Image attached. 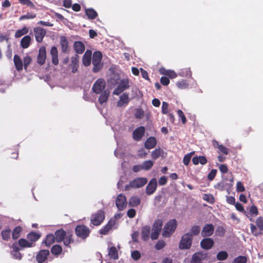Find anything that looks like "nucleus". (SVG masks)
Returning <instances> with one entry per match:
<instances>
[{"mask_svg":"<svg viewBox=\"0 0 263 263\" xmlns=\"http://www.w3.org/2000/svg\"><path fill=\"white\" fill-rule=\"evenodd\" d=\"M226 233V230L223 227L221 226L218 227L216 230L215 234L218 236H223Z\"/></svg>","mask_w":263,"mask_h":263,"instance_id":"obj_51","label":"nucleus"},{"mask_svg":"<svg viewBox=\"0 0 263 263\" xmlns=\"http://www.w3.org/2000/svg\"><path fill=\"white\" fill-rule=\"evenodd\" d=\"M151 228L149 226H145L142 228L141 235L144 240H147L149 237Z\"/></svg>","mask_w":263,"mask_h":263,"instance_id":"obj_35","label":"nucleus"},{"mask_svg":"<svg viewBox=\"0 0 263 263\" xmlns=\"http://www.w3.org/2000/svg\"><path fill=\"white\" fill-rule=\"evenodd\" d=\"M154 162L152 160H146L144 161L142 164V168L144 171L149 170L153 166Z\"/></svg>","mask_w":263,"mask_h":263,"instance_id":"obj_41","label":"nucleus"},{"mask_svg":"<svg viewBox=\"0 0 263 263\" xmlns=\"http://www.w3.org/2000/svg\"><path fill=\"white\" fill-rule=\"evenodd\" d=\"M11 235V230L10 229H7L4 230L2 232V236L3 239L5 240H8Z\"/></svg>","mask_w":263,"mask_h":263,"instance_id":"obj_49","label":"nucleus"},{"mask_svg":"<svg viewBox=\"0 0 263 263\" xmlns=\"http://www.w3.org/2000/svg\"><path fill=\"white\" fill-rule=\"evenodd\" d=\"M157 144V140L154 137H150L147 139L144 143L145 148L151 149L154 148Z\"/></svg>","mask_w":263,"mask_h":263,"instance_id":"obj_19","label":"nucleus"},{"mask_svg":"<svg viewBox=\"0 0 263 263\" xmlns=\"http://www.w3.org/2000/svg\"><path fill=\"white\" fill-rule=\"evenodd\" d=\"M177 114L179 117L181 119L182 123L185 124L186 123V119L183 111L181 110H178Z\"/></svg>","mask_w":263,"mask_h":263,"instance_id":"obj_63","label":"nucleus"},{"mask_svg":"<svg viewBox=\"0 0 263 263\" xmlns=\"http://www.w3.org/2000/svg\"><path fill=\"white\" fill-rule=\"evenodd\" d=\"M18 243L21 249H24L25 248H32L34 246V245H33L32 242H30L28 240H27L24 238L19 239Z\"/></svg>","mask_w":263,"mask_h":263,"instance_id":"obj_26","label":"nucleus"},{"mask_svg":"<svg viewBox=\"0 0 263 263\" xmlns=\"http://www.w3.org/2000/svg\"><path fill=\"white\" fill-rule=\"evenodd\" d=\"M168 104L165 102H163L162 104V112L163 114H167L168 112Z\"/></svg>","mask_w":263,"mask_h":263,"instance_id":"obj_64","label":"nucleus"},{"mask_svg":"<svg viewBox=\"0 0 263 263\" xmlns=\"http://www.w3.org/2000/svg\"><path fill=\"white\" fill-rule=\"evenodd\" d=\"M108 255L111 259L118 258V253L116 248L114 246L108 248Z\"/></svg>","mask_w":263,"mask_h":263,"instance_id":"obj_30","label":"nucleus"},{"mask_svg":"<svg viewBox=\"0 0 263 263\" xmlns=\"http://www.w3.org/2000/svg\"><path fill=\"white\" fill-rule=\"evenodd\" d=\"M85 13L88 18L91 20L95 19L98 15L97 12L92 8L86 9L85 10Z\"/></svg>","mask_w":263,"mask_h":263,"instance_id":"obj_37","label":"nucleus"},{"mask_svg":"<svg viewBox=\"0 0 263 263\" xmlns=\"http://www.w3.org/2000/svg\"><path fill=\"white\" fill-rule=\"evenodd\" d=\"M160 74L168 77L170 79H174L177 77V73L172 70L166 69L164 68H161L159 69Z\"/></svg>","mask_w":263,"mask_h":263,"instance_id":"obj_23","label":"nucleus"},{"mask_svg":"<svg viewBox=\"0 0 263 263\" xmlns=\"http://www.w3.org/2000/svg\"><path fill=\"white\" fill-rule=\"evenodd\" d=\"M115 226V220L113 219H110L103 228L100 230V233L103 235H106L107 233L113 228Z\"/></svg>","mask_w":263,"mask_h":263,"instance_id":"obj_16","label":"nucleus"},{"mask_svg":"<svg viewBox=\"0 0 263 263\" xmlns=\"http://www.w3.org/2000/svg\"><path fill=\"white\" fill-rule=\"evenodd\" d=\"M100 94L101 95L99 98V102L100 104H102L107 102L109 95V92L108 90H104Z\"/></svg>","mask_w":263,"mask_h":263,"instance_id":"obj_36","label":"nucleus"},{"mask_svg":"<svg viewBox=\"0 0 263 263\" xmlns=\"http://www.w3.org/2000/svg\"><path fill=\"white\" fill-rule=\"evenodd\" d=\"M214 245L213 239L210 238H204L200 242V245L203 249L209 250L211 249Z\"/></svg>","mask_w":263,"mask_h":263,"instance_id":"obj_20","label":"nucleus"},{"mask_svg":"<svg viewBox=\"0 0 263 263\" xmlns=\"http://www.w3.org/2000/svg\"><path fill=\"white\" fill-rule=\"evenodd\" d=\"M46 59V48L44 46H42L39 49V53L37 56V62L40 65H43L45 62Z\"/></svg>","mask_w":263,"mask_h":263,"instance_id":"obj_14","label":"nucleus"},{"mask_svg":"<svg viewBox=\"0 0 263 263\" xmlns=\"http://www.w3.org/2000/svg\"><path fill=\"white\" fill-rule=\"evenodd\" d=\"M31 41V38L29 35H26L24 36L21 41V46L23 48H27L29 47Z\"/></svg>","mask_w":263,"mask_h":263,"instance_id":"obj_27","label":"nucleus"},{"mask_svg":"<svg viewBox=\"0 0 263 263\" xmlns=\"http://www.w3.org/2000/svg\"><path fill=\"white\" fill-rule=\"evenodd\" d=\"M177 227V221L175 219H172L168 221L163 228L162 235L164 237H170L175 231Z\"/></svg>","mask_w":263,"mask_h":263,"instance_id":"obj_2","label":"nucleus"},{"mask_svg":"<svg viewBox=\"0 0 263 263\" xmlns=\"http://www.w3.org/2000/svg\"><path fill=\"white\" fill-rule=\"evenodd\" d=\"M179 74L181 77H190L191 76V71L189 68H185L182 70Z\"/></svg>","mask_w":263,"mask_h":263,"instance_id":"obj_52","label":"nucleus"},{"mask_svg":"<svg viewBox=\"0 0 263 263\" xmlns=\"http://www.w3.org/2000/svg\"><path fill=\"white\" fill-rule=\"evenodd\" d=\"M192 161L194 164L197 165L200 163L202 165H204L206 163L207 160L204 156L195 157L193 158Z\"/></svg>","mask_w":263,"mask_h":263,"instance_id":"obj_33","label":"nucleus"},{"mask_svg":"<svg viewBox=\"0 0 263 263\" xmlns=\"http://www.w3.org/2000/svg\"><path fill=\"white\" fill-rule=\"evenodd\" d=\"M60 45L62 51L63 52H66L68 49V41L65 36H62L60 37Z\"/></svg>","mask_w":263,"mask_h":263,"instance_id":"obj_31","label":"nucleus"},{"mask_svg":"<svg viewBox=\"0 0 263 263\" xmlns=\"http://www.w3.org/2000/svg\"><path fill=\"white\" fill-rule=\"evenodd\" d=\"M214 231V226L212 224H206L201 231V235L203 237L210 236L213 234Z\"/></svg>","mask_w":263,"mask_h":263,"instance_id":"obj_13","label":"nucleus"},{"mask_svg":"<svg viewBox=\"0 0 263 263\" xmlns=\"http://www.w3.org/2000/svg\"><path fill=\"white\" fill-rule=\"evenodd\" d=\"M206 258V253L202 252L196 253L193 255L191 263H202V260Z\"/></svg>","mask_w":263,"mask_h":263,"instance_id":"obj_15","label":"nucleus"},{"mask_svg":"<svg viewBox=\"0 0 263 263\" xmlns=\"http://www.w3.org/2000/svg\"><path fill=\"white\" fill-rule=\"evenodd\" d=\"M163 151L160 148H156L154 150L151 154L152 159L156 160L159 157L162 156Z\"/></svg>","mask_w":263,"mask_h":263,"instance_id":"obj_38","label":"nucleus"},{"mask_svg":"<svg viewBox=\"0 0 263 263\" xmlns=\"http://www.w3.org/2000/svg\"><path fill=\"white\" fill-rule=\"evenodd\" d=\"M192 237L190 233L185 234L181 238L179 243V248L181 249H189L192 245Z\"/></svg>","mask_w":263,"mask_h":263,"instance_id":"obj_5","label":"nucleus"},{"mask_svg":"<svg viewBox=\"0 0 263 263\" xmlns=\"http://www.w3.org/2000/svg\"><path fill=\"white\" fill-rule=\"evenodd\" d=\"M144 112L142 109L138 108L135 110V117L137 119H141L143 117Z\"/></svg>","mask_w":263,"mask_h":263,"instance_id":"obj_53","label":"nucleus"},{"mask_svg":"<svg viewBox=\"0 0 263 263\" xmlns=\"http://www.w3.org/2000/svg\"><path fill=\"white\" fill-rule=\"evenodd\" d=\"M147 182V179L144 177H138L131 181L128 184L125 186V190L130 189H138L143 186Z\"/></svg>","mask_w":263,"mask_h":263,"instance_id":"obj_1","label":"nucleus"},{"mask_svg":"<svg viewBox=\"0 0 263 263\" xmlns=\"http://www.w3.org/2000/svg\"><path fill=\"white\" fill-rule=\"evenodd\" d=\"M66 236L65 232L63 230H59L55 233V239L57 242L62 241L64 237Z\"/></svg>","mask_w":263,"mask_h":263,"instance_id":"obj_28","label":"nucleus"},{"mask_svg":"<svg viewBox=\"0 0 263 263\" xmlns=\"http://www.w3.org/2000/svg\"><path fill=\"white\" fill-rule=\"evenodd\" d=\"M200 231V227L197 226H193L191 229V234L192 235H196L199 234V232Z\"/></svg>","mask_w":263,"mask_h":263,"instance_id":"obj_60","label":"nucleus"},{"mask_svg":"<svg viewBox=\"0 0 263 263\" xmlns=\"http://www.w3.org/2000/svg\"><path fill=\"white\" fill-rule=\"evenodd\" d=\"M62 251V247L58 245L53 246L51 248V252L54 255H59Z\"/></svg>","mask_w":263,"mask_h":263,"instance_id":"obj_43","label":"nucleus"},{"mask_svg":"<svg viewBox=\"0 0 263 263\" xmlns=\"http://www.w3.org/2000/svg\"><path fill=\"white\" fill-rule=\"evenodd\" d=\"M22 228L20 226L16 227L13 231L12 235V238L14 239L18 238L20 236V233L22 232Z\"/></svg>","mask_w":263,"mask_h":263,"instance_id":"obj_42","label":"nucleus"},{"mask_svg":"<svg viewBox=\"0 0 263 263\" xmlns=\"http://www.w3.org/2000/svg\"><path fill=\"white\" fill-rule=\"evenodd\" d=\"M14 63L16 69L18 71L22 70L23 69V62L20 57L17 55H15L14 56Z\"/></svg>","mask_w":263,"mask_h":263,"instance_id":"obj_32","label":"nucleus"},{"mask_svg":"<svg viewBox=\"0 0 263 263\" xmlns=\"http://www.w3.org/2000/svg\"><path fill=\"white\" fill-rule=\"evenodd\" d=\"M228 256V254L226 251H222L218 253L217 254V258L219 260H224Z\"/></svg>","mask_w":263,"mask_h":263,"instance_id":"obj_44","label":"nucleus"},{"mask_svg":"<svg viewBox=\"0 0 263 263\" xmlns=\"http://www.w3.org/2000/svg\"><path fill=\"white\" fill-rule=\"evenodd\" d=\"M70 66L72 73H76L79 67V56L75 55L71 58Z\"/></svg>","mask_w":263,"mask_h":263,"instance_id":"obj_22","label":"nucleus"},{"mask_svg":"<svg viewBox=\"0 0 263 263\" xmlns=\"http://www.w3.org/2000/svg\"><path fill=\"white\" fill-rule=\"evenodd\" d=\"M140 202V198L137 196H132L129 199V205L132 207L137 206Z\"/></svg>","mask_w":263,"mask_h":263,"instance_id":"obj_34","label":"nucleus"},{"mask_svg":"<svg viewBox=\"0 0 263 263\" xmlns=\"http://www.w3.org/2000/svg\"><path fill=\"white\" fill-rule=\"evenodd\" d=\"M157 186V182L156 178H153L150 180L146 188V193L148 195L153 194L156 191Z\"/></svg>","mask_w":263,"mask_h":263,"instance_id":"obj_11","label":"nucleus"},{"mask_svg":"<svg viewBox=\"0 0 263 263\" xmlns=\"http://www.w3.org/2000/svg\"><path fill=\"white\" fill-rule=\"evenodd\" d=\"M245 191V188L242 183L240 181L237 182L236 184V191L237 192H242Z\"/></svg>","mask_w":263,"mask_h":263,"instance_id":"obj_61","label":"nucleus"},{"mask_svg":"<svg viewBox=\"0 0 263 263\" xmlns=\"http://www.w3.org/2000/svg\"><path fill=\"white\" fill-rule=\"evenodd\" d=\"M145 133V128L140 126L135 129L133 133V138L136 141H140Z\"/></svg>","mask_w":263,"mask_h":263,"instance_id":"obj_12","label":"nucleus"},{"mask_svg":"<svg viewBox=\"0 0 263 263\" xmlns=\"http://www.w3.org/2000/svg\"><path fill=\"white\" fill-rule=\"evenodd\" d=\"M19 2L31 8H35V5L30 0H18Z\"/></svg>","mask_w":263,"mask_h":263,"instance_id":"obj_55","label":"nucleus"},{"mask_svg":"<svg viewBox=\"0 0 263 263\" xmlns=\"http://www.w3.org/2000/svg\"><path fill=\"white\" fill-rule=\"evenodd\" d=\"M40 237L41 235L35 232H31L27 235V238L30 242H32L33 245L35 246V242Z\"/></svg>","mask_w":263,"mask_h":263,"instance_id":"obj_29","label":"nucleus"},{"mask_svg":"<svg viewBox=\"0 0 263 263\" xmlns=\"http://www.w3.org/2000/svg\"><path fill=\"white\" fill-rule=\"evenodd\" d=\"M28 32V28L27 27L24 26L22 29L17 30L15 32L14 36L16 38H18L27 34Z\"/></svg>","mask_w":263,"mask_h":263,"instance_id":"obj_40","label":"nucleus"},{"mask_svg":"<svg viewBox=\"0 0 263 263\" xmlns=\"http://www.w3.org/2000/svg\"><path fill=\"white\" fill-rule=\"evenodd\" d=\"M165 245V243L163 240L158 241L155 245V249L159 250L162 249Z\"/></svg>","mask_w":263,"mask_h":263,"instance_id":"obj_62","label":"nucleus"},{"mask_svg":"<svg viewBox=\"0 0 263 263\" xmlns=\"http://www.w3.org/2000/svg\"><path fill=\"white\" fill-rule=\"evenodd\" d=\"M75 231L77 236L83 239L88 237L90 233L89 229L83 225L78 226Z\"/></svg>","mask_w":263,"mask_h":263,"instance_id":"obj_8","label":"nucleus"},{"mask_svg":"<svg viewBox=\"0 0 263 263\" xmlns=\"http://www.w3.org/2000/svg\"><path fill=\"white\" fill-rule=\"evenodd\" d=\"M128 83L129 82L127 79L121 80L118 87L114 90L113 94L116 95H119L120 94L128 87Z\"/></svg>","mask_w":263,"mask_h":263,"instance_id":"obj_9","label":"nucleus"},{"mask_svg":"<svg viewBox=\"0 0 263 263\" xmlns=\"http://www.w3.org/2000/svg\"><path fill=\"white\" fill-rule=\"evenodd\" d=\"M176 85L179 88L183 89L187 88L188 87L189 84L185 80H182L177 82Z\"/></svg>","mask_w":263,"mask_h":263,"instance_id":"obj_46","label":"nucleus"},{"mask_svg":"<svg viewBox=\"0 0 263 263\" xmlns=\"http://www.w3.org/2000/svg\"><path fill=\"white\" fill-rule=\"evenodd\" d=\"M129 101L128 95L126 93H123L120 97L119 100L117 102V106L121 107L127 105Z\"/></svg>","mask_w":263,"mask_h":263,"instance_id":"obj_18","label":"nucleus"},{"mask_svg":"<svg viewBox=\"0 0 263 263\" xmlns=\"http://www.w3.org/2000/svg\"><path fill=\"white\" fill-rule=\"evenodd\" d=\"M36 17V14L34 13L28 12L25 15H22L19 20L20 21L25 19H33Z\"/></svg>","mask_w":263,"mask_h":263,"instance_id":"obj_45","label":"nucleus"},{"mask_svg":"<svg viewBox=\"0 0 263 263\" xmlns=\"http://www.w3.org/2000/svg\"><path fill=\"white\" fill-rule=\"evenodd\" d=\"M58 53L57 48L54 46L52 47L50 50V54L52 57V62L55 65H58L59 63Z\"/></svg>","mask_w":263,"mask_h":263,"instance_id":"obj_25","label":"nucleus"},{"mask_svg":"<svg viewBox=\"0 0 263 263\" xmlns=\"http://www.w3.org/2000/svg\"><path fill=\"white\" fill-rule=\"evenodd\" d=\"M33 31L36 41L39 43L42 42L46 34V30L41 27H37L34 28Z\"/></svg>","mask_w":263,"mask_h":263,"instance_id":"obj_10","label":"nucleus"},{"mask_svg":"<svg viewBox=\"0 0 263 263\" xmlns=\"http://www.w3.org/2000/svg\"><path fill=\"white\" fill-rule=\"evenodd\" d=\"M10 254L14 259L20 260L22 258V255L17 250L11 251Z\"/></svg>","mask_w":263,"mask_h":263,"instance_id":"obj_54","label":"nucleus"},{"mask_svg":"<svg viewBox=\"0 0 263 263\" xmlns=\"http://www.w3.org/2000/svg\"><path fill=\"white\" fill-rule=\"evenodd\" d=\"M194 154V152H192L184 156L183 159V162L185 165H187L189 164L192 156Z\"/></svg>","mask_w":263,"mask_h":263,"instance_id":"obj_48","label":"nucleus"},{"mask_svg":"<svg viewBox=\"0 0 263 263\" xmlns=\"http://www.w3.org/2000/svg\"><path fill=\"white\" fill-rule=\"evenodd\" d=\"M55 237L52 234L47 235L45 240L43 241L46 246L49 247L55 241Z\"/></svg>","mask_w":263,"mask_h":263,"instance_id":"obj_39","label":"nucleus"},{"mask_svg":"<svg viewBox=\"0 0 263 263\" xmlns=\"http://www.w3.org/2000/svg\"><path fill=\"white\" fill-rule=\"evenodd\" d=\"M203 198L210 203H213L214 202V198L211 195L204 194Z\"/></svg>","mask_w":263,"mask_h":263,"instance_id":"obj_58","label":"nucleus"},{"mask_svg":"<svg viewBox=\"0 0 263 263\" xmlns=\"http://www.w3.org/2000/svg\"><path fill=\"white\" fill-rule=\"evenodd\" d=\"M102 58V55L101 52L96 51L92 55V63L93 65L92 70L94 72H98L102 66L101 64V61Z\"/></svg>","mask_w":263,"mask_h":263,"instance_id":"obj_3","label":"nucleus"},{"mask_svg":"<svg viewBox=\"0 0 263 263\" xmlns=\"http://www.w3.org/2000/svg\"><path fill=\"white\" fill-rule=\"evenodd\" d=\"M162 227V221L161 219H157L155 221L153 228L161 231Z\"/></svg>","mask_w":263,"mask_h":263,"instance_id":"obj_47","label":"nucleus"},{"mask_svg":"<svg viewBox=\"0 0 263 263\" xmlns=\"http://www.w3.org/2000/svg\"><path fill=\"white\" fill-rule=\"evenodd\" d=\"M131 256L133 259L137 260L140 259L141 254L138 251H134L131 253Z\"/></svg>","mask_w":263,"mask_h":263,"instance_id":"obj_59","label":"nucleus"},{"mask_svg":"<svg viewBox=\"0 0 263 263\" xmlns=\"http://www.w3.org/2000/svg\"><path fill=\"white\" fill-rule=\"evenodd\" d=\"M49 254V251L46 250H43L39 252L36 255V260L39 263L44 262Z\"/></svg>","mask_w":263,"mask_h":263,"instance_id":"obj_17","label":"nucleus"},{"mask_svg":"<svg viewBox=\"0 0 263 263\" xmlns=\"http://www.w3.org/2000/svg\"><path fill=\"white\" fill-rule=\"evenodd\" d=\"M161 231L152 228L151 237L152 239H157Z\"/></svg>","mask_w":263,"mask_h":263,"instance_id":"obj_57","label":"nucleus"},{"mask_svg":"<svg viewBox=\"0 0 263 263\" xmlns=\"http://www.w3.org/2000/svg\"><path fill=\"white\" fill-rule=\"evenodd\" d=\"M247 258L245 256H239L235 258L232 263H246Z\"/></svg>","mask_w":263,"mask_h":263,"instance_id":"obj_50","label":"nucleus"},{"mask_svg":"<svg viewBox=\"0 0 263 263\" xmlns=\"http://www.w3.org/2000/svg\"><path fill=\"white\" fill-rule=\"evenodd\" d=\"M106 86V82L103 79H98L92 86V90L93 91L97 93L100 94L103 92L105 90Z\"/></svg>","mask_w":263,"mask_h":263,"instance_id":"obj_6","label":"nucleus"},{"mask_svg":"<svg viewBox=\"0 0 263 263\" xmlns=\"http://www.w3.org/2000/svg\"><path fill=\"white\" fill-rule=\"evenodd\" d=\"M257 227L260 231H263V218L261 217H258L256 220Z\"/></svg>","mask_w":263,"mask_h":263,"instance_id":"obj_56","label":"nucleus"},{"mask_svg":"<svg viewBox=\"0 0 263 263\" xmlns=\"http://www.w3.org/2000/svg\"><path fill=\"white\" fill-rule=\"evenodd\" d=\"M92 52L90 50H87L83 57V64L85 66H88L90 65Z\"/></svg>","mask_w":263,"mask_h":263,"instance_id":"obj_21","label":"nucleus"},{"mask_svg":"<svg viewBox=\"0 0 263 263\" xmlns=\"http://www.w3.org/2000/svg\"><path fill=\"white\" fill-rule=\"evenodd\" d=\"M127 204V199L124 194H120L117 196L116 200V205L119 210H124L126 208Z\"/></svg>","mask_w":263,"mask_h":263,"instance_id":"obj_7","label":"nucleus"},{"mask_svg":"<svg viewBox=\"0 0 263 263\" xmlns=\"http://www.w3.org/2000/svg\"><path fill=\"white\" fill-rule=\"evenodd\" d=\"M73 48L77 54H82L84 51L85 48L84 44L80 41L75 42L73 44Z\"/></svg>","mask_w":263,"mask_h":263,"instance_id":"obj_24","label":"nucleus"},{"mask_svg":"<svg viewBox=\"0 0 263 263\" xmlns=\"http://www.w3.org/2000/svg\"><path fill=\"white\" fill-rule=\"evenodd\" d=\"M104 219V211L101 210L91 215L90 221L93 225L97 226L101 224Z\"/></svg>","mask_w":263,"mask_h":263,"instance_id":"obj_4","label":"nucleus"}]
</instances>
